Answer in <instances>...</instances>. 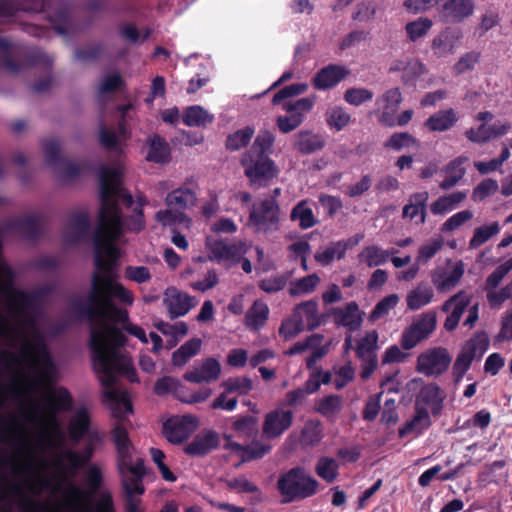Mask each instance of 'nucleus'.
Returning a JSON list of instances; mask_svg holds the SVG:
<instances>
[{"instance_id": "nucleus-59", "label": "nucleus", "mask_w": 512, "mask_h": 512, "mask_svg": "<svg viewBox=\"0 0 512 512\" xmlns=\"http://www.w3.org/2000/svg\"><path fill=\"white\" fill-rule=\"evenodd\" d=\"M418 141L408 132H395L384 143V147L395 151H400L405 147L412 145L418 146Z\"/></svg>"}, {"instance_id": "nucleus-45", "label": "nucleus", "mask_w": 512, "mask_h": 512, "mask_svg": "<svg viewBox=\"0 0 512 512\" xmlns=\"http://www.w3.org/2000/svg\"><path fill=\"white\" fill-rule=\"evenodd\" d=\"M323 147L324 141L320 135L300 131L296 136L295 148L302 154H312Z\"/></svg>"}, {"instance_id": "nucleus-49", "label": "nucleus", "mask_w": 512, "mask_h": 512, "mask_svg": "<svg viewBox=\"0 0 512 512\" xmlns=\"http://www.w3.org/2000/svg\"><path fill=\"white\" fill-rule=\"evenodd\" d=\"M50 21L54 30L59 35L67 36L73 29V22L67 5L61 4L60 7L50 15Z\"/></svg>"}, {"instance_id": "nucleus-10", "label": "nucleus", "mask_w": 512, "mask_h": 512, "mask_svg": "<svg viewBox=\"0 0 512 512\" xmlns=\"http://www.w3.org/2000/svg\"><path fill=\"white\" fill-rule=\"evenodd\" d=\"M452 357L444 347H434L417 357L416 370L426 376H439L446 372Z\"/></svg>"}, {"instance_id": "nucleus-4", "label": "nucleus", "mask_w": 512, "mask_h": 512, "mask_svg": "<svg viewBox=\"0 0 512 512\" xmlns=\"http://www.w3.org/2000/svg\"><path fill=\"white\" fill-rule=\"evenodd\" d=\"M103 397L109 402L112 417L116 419V423L111 430V439L116 449L117 469L120 475L128 474V471L136 466V461H133L134 446L124 422L126 415L133 413V404L126 391H104Z\"/></svg>"}, {"instance_id": "nucleus-36", "label": "nucleus", "mask_w": 512, "mask_h": 512, "mask_svg": "<svg viewBox=\"0 0 512 512\" xmlns=\"http://www.w3.org/2000/svg\"><path fill=\"white\" fill-rule=\"evenodd\" d=\"M146 159L157 164H165L171 160L169 144L163 137L154 134L149 139V150Z\"/></svg>"}, {"instance_id": "nucleus-44", "label": "nucleus", "mask_w": 512, "mask_h": 512, "mask_svg": "<svg viewBox=\"0 0 512 512\" xmlns=\"http://www.w3.org/2000/svg\"><path fill=\"white\" fill-rule=\"evenodd\" d=\"M291 221L298 222V226L302 229H309L318 223L312 209L306 200L298 202L291 210Z\"/></svg>"}, {"instance_id": "nucleus-19", "label": "nucleus", "mask_w": 512, "mask_h": 512, "mask_svg": "<svg viewBox=\"0 0 512 512\" xmlns=\"http://www.w3.org/2000/svg\"><path fill=\"white\" fill-rule=\"evenodd\" d=\"M473 11V0H446L439 11V20L445 24L460 23Z\"/></svg>"}, {"instance_id": "nucleus-2", "label": "nucleus", "mask_w": 512, "mask_h": 512, "mask_svg": "<svg viewBox=\"0 0 512 512\" xmlns=\"http://www.w3.org/2000/svg\"><path fill=\"white\" fill-rule=\"evenodd\" d=\"M99 180L101 205L97 227L93 235L94 266H96L97 258L103 262L109 261L111 259L110 249H114L115 267H117L120 252L114 245V241L122 235L123 226L122 211L118 200H121L126 207H131L134 200L129 192L121 188V171L118 168L101 166Z\"/></svg>"}, {"instance_id": "nucleus-47", "label": "nucleus", "mask_w": 512, "mask_h": 512, "mask_svg": "<svg viewBox=\"0 0 512 512\" xmlns=\"http://www.w3.org/2000/svg\"><path fill=\"white\" fill-rule=\"evenodd\" d=\"M464 274L462 262L456 263L448 274L433 276L432 282L439 292L449 291L454 288Z\"/></svg>"}, {"instance_id": "nucleus-3", "label": "nucleus", "mask_w": 512, "mask_h": 512, "mask_svg": "<svg viewBox=\"0 0 512 512\" xmlns=\"http://www.w3.org/2000/svg\"><path fill=\"white\" fill-rule=\"evenodd\" d=\"M274 134L260 130L251 147L242 155L240 164L252 189L268 187L279 175V168L269 155L273 152Z\"/></svg>"}, {"instance_id": "nucleus-62", "label": "nucleus", "mask_w": 512, "mask_h": 512, "mask_svg": "<svg viewBox=\"0 0 512 512\" xmlns=\"http://www.w3.org/2000/svg\"><path fill=\"white\" fill-rule=\"evenodd\" d=\"M119 35L122 39L127 40L132 44H136L139 41H146L151 35V30L149 28H145L141 35L135 25L128 23L119 28Z\"/></svg>"}, {"instance_id": "nucleus-8", "label": "nucleus", "mask_w": 512, "mask_h": 512, "mask_svg": "<svg viewBox=\"0 0 512 512\" xmlns=\"http://www.w3.org/2000/svg\"><path fill=\"white\" fill-rule=\"evenodd\" d=\"M280 214L278 201L260 199L250 208L248 225L257 233H273L279 229Z\"/></svg>"}, {"instance_id": "nucleus-57", "label": "nucleus", "mask_w": 512, "mask_h": 512, "mask_svg": "<svg viewBox=\"0 0 512 512\" xmlns=\"http://www.w3.org/2000/svg\"><path fill=\"white\" fill-rule=\"evenodd\" d=\"M433 22L427 17H419L418 19L408 22L405 26V30L408 38L415 42L418 39L424 37L429 30L432 28Z\"/></svg>"}, {"instance_id": "nucleus-1", "label": "nucleus", "mask_w": 512, "mask_h": 512, "mask_svg": "<svg viewBox=\"0 0 512 512\" xmlns=\"http://www.w3.org/2000/svg\"><path fill=\"white\" fill-rule=\"evenodd\" d=\"M110 256L111 259L107 262L97 258L86 301L77 299L71 304L73 312L86 318L92 325L89 348L92 352L93 366H104L105 369H108L114 354L109 353L108 347H122L127 341L116 324L125 325L129 320L128 312L118 307L115 300L127 306L134 302L133 293L117 281L114 249H110Z\"/></svg>"}, {"instance_id": "nucleus-51", "label": "nucleus", "mask_w": 512, "mask_h": 512, "mask_svg": "<svg viewBox=\"0 0 512 512\" xmlns=\"http://www.w3.org/2000/svg\"><path fill=\"white\" fill-rule=\"evenodd\" d=\"M14 227L24 234L28 239L36 240L42 233V224L40 217L27 216L18 219L14 223Z\"/></svg>"}, {"instance_id": "nucleus-39", "label": "nucleus", "mask_w": 512, "mask_h": 512, "mask_svg": "<svg viewBox=\"0 0 512 512\" xmlns=\"http://www.w3.org/2000/svg\"><path fill=\"white\" fill-rule=\"evenodd\" d=\"M433 297L434 292L432 287L426 283H421L407 294V307L411 311L419 310L428 305Z\"/></svg>"}, {"instance_id": "nucleus-17", "label": "nucleus", "mask_w": 512, "mask_h": 512, "mask_svg": "<svg viewBox=\"0 0 512 512\" xmlns=\"http://www.w3.org/2000/svg\"><path fill=\"white\" fill-rule=\"evenodd\" d=\"M471 303V296L464 290L451 296L441 306L443 312H450L444 322V328L448 332L454 331L463 313L467 310Z\"/></svg>"}, {"instance_id": "nucleus-12", "label": "nucleus", "mask_w": 512, "mask_h": 512, "mask_svg": "<svg viewBox=\"0 0 512 512\" xmlns=\"http://www.w3.org/2000/svg\"><path fill=\"white\" fill-rule=\"evenodd\" d=\"M197 426V417L186 414L166 420L163 423L162 433L171 444H181L194 433Z\"/></svg>"}, {"instance_id": "nucleus-37", "label": "nucleus", "mask_w": 512, "mask_h": 512, "mask_svg": "<svg viewBox=\"0 0 512 512\" xmlns=\"http://www.w3.org/2000/svg\"><path fill=\"white\" fill-rule=\"evenodd\" d=\"M90 415L85 407L79 408L70 420L68 426L69 437L79 442L88 433L90 428Z\"/></svg>"}, {"instance_id": "nucleus-5", "label": "nucleus", "mask_w": 512, "mask_h": 512, "mask_svg": "<svg viewBox=\"0 0 512 512\" xmlns=\"http://www.w3.org/2000/svg\"><path fill=\"white\" fill-rule=\"evenodd\" d=\"M53 58L40 49H33L25 53L16 49L11 41L0 37V65L12 74H18L32 67L51 68Z\"/></svg>"}, {"instance_id": "nucleus-56", "label": "nucleus", "mask_w": 512, "mask_h": 512, "mask_svg": "<svg viewBox=\"0 0 512 512\" xmlns=\"http://www.w3.org/2000/svg\"><path fill=\"white\" fill-rule=\"evenodd\" d=\"M377 349L378 333L376 330H372L358 340L355 352L358 358H364L369 357L370 355H376L375 351Z\"/></svg>"}, {"instance_id": "nucleus-22", "label": "nucleus", "mask_w": 512, "mask_h": 512, "mask_svg": "<svg viewBox=\"0 0 512 512\" xmlns=\"http://www.w3.org/2000/svg\"><path fill=\"white\" fill-rule=\"evenodd\" d=\"M163 304L167 308L171 319L186 315L196 305L194 298L178 291L176 288H168L164 294Z\"/></svg>"}, {"instance_id": "nucleus-43", "label": "nucleus", "mask_w": 512, "mask_h": 512, "mask_svg": "<svg viewBox=\"0 0 512 512\" xmlns=\"http://www.w3.org/2000/svg\"><path fill=\"white\" fill-rule=\"evenodd\" d=\"M182 120L189 127H205L214 121V116L200 105H193L184 110Z\"/></svg>"}, {"instance_id": "nucleus-38", "label": "nucleus", "mask_w": 512, "mask_h": 512, "mask_svg": "<svg viewBox=\"0 0 512 512\" xmlns=\"http://www.w3.org/2000/svg\"><path fill=\"white\" fill-rule=\"evenodd\" d=\"M467 161V157L460 156L453 159L445 166L446 176L444 180L439 184V187L442 190H449L464 177L466 169L463 167V165Z\"/></svg>"}, {"instance_id": "nucleus-40", "label": "nucleus", "mask_w": 512, "mask_h": 512, "mask_svg": "<svg viewBox=\"0 0 512 512\" xmlns=\"http://www.w3.org/2000/svg\"><path fill=\"white\" fill-rule=\"evenodd\" d=\"M343 400L340 395L331 394L315 402V411L323 417L333 421L341 412Z\"/></svg>"}, {"instance_id": "nucleus-55", "label": "nucleus", "mask_w": 512, "mask_h": 512, "mask_svg": "<svg viewBox=\"0 0 512 512\" xmlns=\"http://www.w3.org/2000/svg\"><path fill=\"white\" fill-rule=\"evenodd\" d=\"M254 132L252 127L246 126L228 135V137H226V149L236 151L246 147L250 143Z\"/></svg>"}, {"instance_id": "nucleus-61", "label": "nucleus", "mask_w": 512, "mask_h": 512, "mask_svg": "<svg viewBox=\"0 0 512 512\" xmlns=\"http://www.w3.org/2000/svg\"><path fill=\"white\" fill-rule=\"evenodd\" d=\"M374 93L367 88H348L344 92V100L353 106H360L363 103L371 101L373 99Z\"/></svg>"}, {"instance_id": "nucleus-64", "label": "nucleus", "mask_w": 512, "mask_h": 512, "mask_svg": "<svg viewBox=\"0 0 512 512\" xmlns=\"http://www.w3.org/2000/svg\"><path fill=\"white\" fill-rule=\"evenodd\" d=\"M271 445L265 444L260 441H253L250 445H247L242 449V461H251L260 459L269 453Z\"/></svg>"}, {"instance_id": "nucleus-41", "label": "nucleus", "mask_w": 512, "mask_h": 512, "mask_svg": "<svg viewBox=\"0 0 512 512\" xmlns=\"http://www.w3.org/2000/svg\"><path fill=\"white\" fill-rule=\"evenodd\" d=\"M398 251L394 248L384 250L377 245H370L365 247L359 254V259L363 261L368 267H376L385 264L390 255L397 253Z\"/></svg>"}, {"instance_id": "nucleus-18", "label": "nucleus", "mask_w": 512, "mask_h": 512, "mask_svg": "<svg viewBox=\"0 0 512 512\" xmlns=\"http://www.w3.org/2000/svg\"><path fill=\"white\" fill-rule=\"evenodd\" d=\"M349 74L350 71L345 66L329 64L317 71L312 78V86L319 91L329 90L336 87Z\"/></svg>"}, {"instance_id": "nucleus-16", "label": "nucleus", "mask_w": 512, "mask_h": 512, "mask_svg": "<svg viewBox=\"0 0 512 512\" xmlns=\"http://www.w3.org/2000/svg\"><path fill=\"white\" fill-rule=\"evenodd\" d=\"M403 96L399 88H391L386 90L380 97L376 99L377 120L384 126L392 127L393 117L396 115Z\"/></svg>"}, {"instance_id": "nucleus-34", "label": "nucleus", "mask_w": 512, "mask_h": 512, "mask_svg": "<svg viewBox=\"0 0 512 512\" xmlns=\"http://www.w3.org/2000/svg\"><path fill=\"white\" fill-rule=\"evenodd\" d=\"M72 406V395L65 387L53 389L46 398V409L52 414L70 411Z\"/></svg>"}, {"instance_id": "nucleus-60", "label": "nucleus", "mask_w": 512, "mask_h": 512, "mask_svg": "<svg viewBox=\"0 0 512 512\" xmlns=\"http://www.w3.org/2000/svg\"><path fill=\"white\" fill-rule=\"evenodd\" d=\"M327 124L336 131L343 130L351 121V115L343 107H334L327 114Z\"/></svg>"}, {"instance_id": "nucleus-28", "label": "nucleus", "mask_w": 512, "mask_h": 512, "mask_svg": "<svg viewBox=\"0 0 512 512\" xmlns=\"http://www.w3.org/2000/svg\"><path fill=\"white\" fill-rule=\"evenodd\" d=\"M218 445V434L215 431L207 430L197 434L194 439L185 446L184 451L190 456H204Z\"/></svg>"}, {"instance_id": "nucleus-23", "label": "nucleus", "mask_w": 512, "mask_h": 512, "mask_svg": "<svg viewBox=\"0 0 512 512\" xmlns=\"http://www.w3.org/2000/svg\"><path fill=\"white\" fill-rule=\"evenodd\" d=\"M460 38L461 33L458 29L452 27L445 28L432 40L431 49L434 55L440 58L452 54Z\"/></svg>"}, {"instance_id": "nucleus-13", "label": "nucleus", "mask_w": 512, "mask_h": 512, "mask_svg": "<svg viewBox=\"0 0 512 512\" xmlns=\"http://www.w3.org/2000/svg\"><path fill=\"white\" fill-rule=\"evenodd\" d=\"M314 105V100L310 97H304L295 102H286L283 109L289 114L287 116H279L277 118V126L279 130L287 134L295 130L304 120V114L309 112Z\"/></svg>"}, {"instance_id": "nucleus-50", "label": "nucleus", "mask_w": 512, "mask_h": 512, "mask_svg": "<svg viewBox=\"0 0 512 512\" xmlns=\"http://www.w3.org/2000/svg\"><path fill=\"white\" fill-rule=\"evenodd\" d=\"M323 437V425L320 420L310 419L305 422L301 430V441L305 445L315 446Z\"/></svg>"}, {"instance_id": "nucleus-7", "label": "nucleus", "mask_w": 512, "mask_h": 512, "mask_svg": "<svg viewBox=\"0 0 512 512\" xmlns=\"http://www.w3.org/2000/svg\"><path fill=\"white\" fill-rule=\"evenodd\" d=\"M23 358L29 359L39 378L50 382L55 374V365L43 336L36 331L32 341H27L20 351Z\"/></svg>"}, {"instance_id": "nucleus-31", "label": "nucleus", "mask_w": 512, "mask_h": 512, "mask_svg": "<svg viewBox=\"0 0 512 512\" xmlns=\"http://www.w3.org/2000/svg\"><path fill=\"white\" fill-rule=\"evenodd\" d=\"M270 310L262 300H255L244 318L246 327L251 331L261 330L268 321Z\"/></svg>"}, {"instance_id": "nucleus-14", "label": "nucleus", "mask_w": 512, "mask_h": 512, "mask_svg": "<svg viewBox=\"0 0 512 512\" xmlns=\"http://www.w3.org/2000/svg\"><path fill=\"white\" fill-rule=\"evenodd\" d=\"M109 364L108 369H105L104 366L94 367V370L100 374L99 381L104 387L113 390L112 387L116 383L115 372L125 376L132 383L139 382L135 367L117 354H113V358H111V363ZM106 391H108V389Z\"/></svg>"}, {"instance_id": "nucleus-29", "label": "nucleus", "mask_w": 512, "mask_h": 512, "mask_svg": "<svg viewBox=\"0 0 512 512\" xmlns=\"http://www.w3.org/2000/svg\"><path fill=\"white\" fill-rule=\"evenodd\" d=\"M293 314L302 320L304 328L312 331L321 325L322 319L318 314V303L315 300L301 302L294 308Z\"/></svg>"}, {"instance_id": "nucleus-20", "label": "nucleus", "mask_w": 512, "mask_h": 512, "mask_svg": "<svg viewBox=\"0 0 512 512\" xmlns=\"http://www.w3.org/2000/svg\"><path fill=\"white\" fill-rule=\"evenodd\" d=\"M198 185L194 178L185 181L182 187L176 188L166 196V204L176 210H184L194 206L197 201Z\"/></svg>"}, {"instance_id": "nucleus-58", "label": "nucleus", "mask_w": 512, "mask_h": 512, "mask_svg": "<svg viewBox=\"0 0 512 512\" xmlns=\"http://www.w3.org/2000/svg\"><path fill=\"white\" fill-rule=\"evenodd\" d=\"M344 257V248L342 247V245H340V243H338V241L331 242L324 251L317 252L314 255L315 260L322 266L330 265L335 258L340 260Z\"/></svg>"}, {"instance_id": "nucleus-6", "label": "nucleus", "mask_w": 512, "mask_h": 512, "mask_svg": "<svg viewBox=\"0 0 512 512\" xmlns=\"http://www.w3.org/2000/svg\"><path fill=\"white\" fill-rule=\"evenodd\" d=\"M282 496V503H291L314 496L319 488V482L312 477L304 467H293L282 474L276 483Z\"/></svg>"}, {"instance_id": "nucleus-15", "label": "nucleus", "mask_w": 512, "mask_h": 512, "mask_svg": "<svg viewBox=\"0 0 512 512\" xmlns=\"http://www.w3.org/2000/svg\"><path fill=\"white\" fill-rule=\"evenodd\" d=\"M294 414L291 410L276 408L268 412L263 421L262 435L266 439L280 437L293 424Z\"/></svg>"}, {"instance_id": "nucleus-27", "label": "nucleus", "mask_w": 512, "mask_h": 512, "mask_svg": "<svg viewBox=\"0 0 512 512\" xmlns=\"http://www.w3.org/2000/svg\"><path fill=\"white\" fill-rule=\"evenodd\" d=\"M221 372L220 363L214 358H207L199 367L187 370L184 379L192 383L209 382L216 380Z\"/></svg>"}, {"instance_id": "nucleus-21", "label": "nucleus", "mask_w": 512, "mask_h": 512, "mask_svg": "<svg viewBox=\"0 0 512 512\" xmlns=\"http://www.w3.org/2000/svg\"><path fill=\"white\" fill-rule=\"evenodd\" d=\"M90 227V218L87 212L72 213L63 232L64 242L66 244H77L86 239L89 236Z\"/></svg>"}, {"instance_id": "nucleus-26", "label": "nucleus", "mask_w": 512, "mask_h": 512, "mask_svg": "<svg viewBox=\"0 0 512 512\" xmlns=\"http://www.w3.org/2000/svg\"><path fill=\"white\" fill-rule=\"evenodd\" d=\"M428 199L429 194L426 191L416 192L410 195L409 203L406 204L402 210L403 218H409L417 225L424 224L427 216L426 207Z\"/></svg>"}, {"instance_id": "nucleus-53", "label": "nucleus", "mask_w": 512, "mask_h": 512, "mask_svg": "<svg viewBox=\"0 0 512 512\" xmlns=\"http://www.w3.org/2000/svg\"><path fill=\"white\" fill-rule=\"evenodd\" d=\"M500 232L498 222H492L489 225H483L475 228L472 238L469 241V249H477L496 236Z\"/></svg>"}, {"instance_id": "nucleus-46", "label": "nucleus", "mask_w": 512, "mask_h": 512, "mask_svg": "<svg viewBox=\"0 0 512 512\" xmlns=\"http://www.w3.org/2000/svg\"><path fill=\"white\" fill-rule=\"evenodd\" d=\"M315 473L326 483L331 484L339 476V464L332 457L321 456L316 462Z\"/></svg>"}, {"instance_id": "nucleus-9", "label": "nucleus", "mask_w": 512, "mask_h": 512, "mask_svg": "<svg viewBox=\"0 0 512 512\" xmlns=\"http://www.w3.org/2000/svg\"><path fill=\"white\" fill-rule=\"evenodd\" d=\"M51 292L49 287H43L31 292L13 289V303L18 308L19 314L29 326L35 325V316L40 310L42 299Z\"/></svg>"}, {"instance_id": "nucleus-48", "label": "nucleus", "mask_w": 512, "mask_h": 512, "mask_svg": "<svg viewBox=\"0 0 512 512\" xmlns=\"http://www.w3.org/2000/svg\"><path fill=\"white\" fill-rule=\"evenodd\" d=\"M205 249L206 255L194 257L193 260L201 263L207 261L221 263L224 260V240L209 235L206 238Z\"/></svg>"}, {"instance_id": "nucleus-24", "label": "nucleus", "mask_w": 512, "mask_h": 512, "mask_svg": "<svg viewBox=\"0 0 512 512\" xmlns=\"http://www.w3.org/2000/svg\"><path fill=\"white\" fill-rule=\"evenodd\" d=\"M146 475L144 460L142 458L136 459V466L128 471V474L120 475L121 484L125 495H143L145 487L143 479Z\"/></svg>"}, {"instance_id": "nucleus-11", "label": "nucleus", "mask_w": 512, "mask_h": 512, "mask_svg": "<svg viewBox=\"0 0 512 512\" xmlns=\"http://www.w3.org/2000/svg\"><path fill=\"white\" fill-rule=\"evenodd\" d=\"M436 314L423 313L420 318L404 330L401 336V346L405 350L414 348L419 342L427 339L436 329Z\"/></svg>"}, {"instance_id": "nucleus-52", "label": "nucleus", "mask_w": 512, "mask_h": 512, "mask_svg": "<svg viewBox=\"0 0 512 512\" xmlns=\"http://www.w3.org/2000/svg\"><path fill=\"white\" fill-rule=\"evenodd\" d=\"M320 281V277L315 273L292 281L289 287V294L291 296H300L312 293L315 291Z\"/></svg>"}, {"instance_id": "nucleus-30", "label": "nucleus", "mask_w": 512, "mask_h": 512, "mask_svg": "<svg viewBox=\"0 0 512 512\" xmlns=\"http://www.w3.org/2000/svg\"><path fill=\"white\" fill-rule=\"evenodd\" d=\"M431 424L432 421L427 408L421 407L416 403L415 415L412 419L407 421L403 427L399 428L398 435L400 438H403L410 433L420 435L424 430L428 429Z\"/></svg>"}, {"instance_id": "nucleus-33", "label": "nucleus", "mask_w": 512, "mask_h": 512, "mask_svg": "<svg viewBox=\"0 0 512 512\" xmlns=\"http://www.w3.org/2000/svg\"><path fill=\"white\" fill-rule=\"evenodd\" d=\"M333 314L336 324L347 327L350 331H356L362 324L358 304L354 301L349 302L344 308H335Z\"/></svg>"}, {"instance_id": "nucleus-35", "label": "nucleus", "mask_w": 512, "mask_h": 512, "mask_svg": "<svg viewBox=\"0 0 512 512\" xmlns=\"http://www.w3.org/2000/svg\"><path fill=\"white\" fill-rule=\"evenodd\" d=\"M443 400L440 387L437 384H428L421 388L416 403L422 402L429 406L432 415L437 416L443 409Z\"/></svg>"}, {"instance_id": "nucleus-63", "label": "nucleus", "mask_w": 512, "mask_h": 512, "mask_svg": "<svg viewBox=\"0 0 512 512\" xmlns=\"http://www.w3.org/2000/svg\"><path fill=\"white\" fill-rule=\"evenodd\" d=\"M60 148V142L56 138H50L43 142L45 160L49 166H57L61 163Z\"/></svg>"}, {"instance_id": "nucleus-32", "label": "nucleus", "mask_w": 512, "mask_h": 512, "mask_svg": "<svg viewBox=\"0 0 512 512\" xmlns=\"http://www.w3.org/2000/svg\"><path fill=\"white\" fill-rule=\"evenodd\" d=\"M459 120L453 108L439 110L432 114L424 123L431 132H444L451 129Z\"/></svg>"}, {"instance_id": "nucleus-25", "label": "nucleus", "mask_w": 512, "mask_h": 512, "mask_svg": "<svg viewBox=\"0 0 512 512\" xmlns=\"http://www.w3.org/2000/svg\"><path fill=\"white\" fill-rule=\"evenodd\" d=\"M477 348L478 344L475 340H468L457 355L452 367V375L455 384L460 383L466 372L470 369L476 356Z\"/></svg>"}, {"instance_id": "nucleus-42", "label": "nucleus", "mask_w": 512, "mask_h": 512, "mask_svg": "<svg viewBox=\"0 0 512 512\" xmlns=\"http://www.w3.org/2000/svg\"><path fill=\"white\" fill-rule=\"evenodd\" d=\"M466 197V193L462 191L441 196L430 205V211L434 215H443L454 210Z\"/></svg>"}, {"instance_id": "nucleus-54", "label": "nucleus", "mask_w": 512, "mask_h": 512, "mask_svg": "<svg viewBox=\"0 0 512 512\" xmlns=\"http://www.w3.org/2000/svg\"><path fill=\"white\" fill-rule=\"evenodd\" d=\"M232 427L238 437L252 438L258 432L257 419L251 415L238 417L233 421Z\"/></svg>"}]
</instances>
